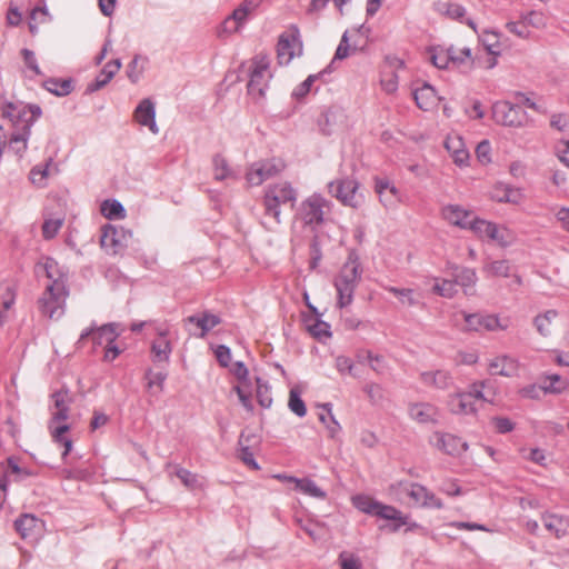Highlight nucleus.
I'll list each match as a JSON object with an SVG mask.
<instances>
[{
	"instance_id": "nucleus-46",
	"label": "nucleus",
	"mask_w": 569,
	"mask_h": 569,
	"mask_svg": "<svg viewBox=\"0 0 569 569\" xmlns=\"http://www.w3.org/2000/svg\"><path fill=\"white\" fill-rule=\"evenodd\" d=\"M558 317L557 310L550 309L547 310L533 319V325L537 331L543 336L548 337L551 333V323Z\"/></svg>"
},
{
	"instance_id": "nucleus-8",
	"label": "nucleus",
	"mask_w": 569,
	"mask_h": 569,
	"mask_svg": "<svg viewBox=\"0 0 569 569\" xmlns=\"http://www.w3.org/2000/svg\"><path fill=\"white\" fill-rule=\"evenodd\" d=\"M329 211L330 201L320 193H312L300 202L296 217L303 224L316 229L325 221V217Z\"/></svg>"
},
{
	"instance_id": "nucleus-34",
	"label": "nucleus",
	"mask_w": 569,
	"mask_h": 569,
	"mask_svg": "<svg viewBox=\"0 0 569 569\" xmlns=\"http://www.w3.org/2000/svg\"><path fill=\"white\" fill-rule=\"evenodd\" d=\"M417 106L425 111L432 110L438 104V96L433 87L423 83L412 92Z\"/></svg>"
},
{
	"instance_id": "nucleus-12",
	"label": "nucleus",
	"mask_w": 569,
	"mask_h": 569,
	"mask_svg": "<svg viewBox=\"0 0 569 569\" xmlns=\"http://www.w3.org/2000/svg\"><path fill=\"white\" fill-rule=\"evenodd\" d=\"M284 167V162L276 158L256 161L248 168L246 180L249 186H260L266 180L280 174Z\"/></svg>"
},
{
	"instance_id": "nucleus-11",
	"label": "nucleus",
	"mask_w": 569,
	"mask_h": 569,
	"mask_svg": "<svg viewBox=\"0 0 569 569\" xmlns=\"http://www.w3.org/2000/svg\"><path fill=\"white\" fill-rule=\"evenodd\" d=\"M132 232L123 227L106 224L101 230L100 243L109 254H121L132 241Z\"/></svg>"
},
{
	"instance_id": "nucleus-49",
	"label": "nucleus",
	"mask_w": 569,
	"mask_h": 569,
	"mask_svg": "<svg viewBox=\"0 0 569 569\" xmlns=\"http://www.w3.org/2000/svg\"><path fill=\"white\" fill-rule=\"evenodd\" d=\"M43 87L58 97L68 96L72 91V82L68 79L60 80L51 78L44 81Z\"/></svg>"
},
{
	"instance_id": "nucleus-14",
	"label": "nucleus",
	"mask_w": 569,
	"mask_h": 569,
	"mask_svg": "<svg viewBox=\"0 0 569 569\" xmlns=\"http://www.w3.org/2000/svg\"><path fill=\"white\" fill-rule=\"evenodd\" d=\"M493 119L497 123L519 128L526 124L527 113L519 106L509 101H498L492 106Z\"/></svg>"
},
{
	"instance_id": "nucleus-64",
	"label": "nucleus",
	"mask_w": 569,
	"mask_h": 569,
	"mask_svg": "<svg viewBox=\"0 0 569 569\" xmlns=\"http://www.w3.org/2000/svg\"><path fill=\"white\" fill-rule=\"evenodd\" d=\"M556 156L559 161L569 168V140H560L555 147Z\"/></svg>"
},
{
	"instance_id": "nucleus-9",
	"label": "nucleus",
	"mask_w": 569,
	"mask_h": 569,
	"mask_svg": "<svg viewBox=\"0 0 569 569\" xmlns=\"http://www.w3.org/2000/svg\"><path fill=\"white\" fill-rule=\"evenodd\" d=\"M150 326L152 327V332L156 336L151 342V360L156 365H168L172 353L176 335L167 322L152 321Z\"/></svg>"
},
{
	"instance_id": "nucleus-51",
	"label": "nucleus",
	"mask_w": 569,
	"mask_h": 569,
	"mask_svg": "<svg viewBox=\"0 0 569 569\" xmlns=\"http://www.w3.org/2000/svg\"><path fill=\"white\" fill-rule=\"evenodd\" d=\"M483 271L488 276L506 278L511 276V266L508 260H495L486 263Z\"/></svg>"
},
{
	"instance_id": "nucleus-7",
	"label": "nucleus",
	"mask_w": 569,
	"mask_h": 569,
	"mask_svg": "<svg viewBox=\"0 0 569 569\" xmlns=\"http://www.w3.org/2000/svg\"><path fill=\"white\" fill-rule=\"evenodd\" d=\"M68 296V287L57 282L54 284H46L42 295L38 299L40 313L51 320L60 319L66 312Z\"/></svg>"
},
{
	"instance_id": "nucleus-52",
	"label": "nucleus",
	"mask_w": 569,
	"mask_h": 569,
	"mask_svg": "<svg viewBox=\"0 0 569 569\" xmlns=\"http://www.w3.org/2000/svg\"><path fill=\"white\" fill-rule=\"evenodd\" d=\"M380 87L387 94L397 92L399 87V77L395 70H381Z\"/></svg>"
},
{
	"instance_id": "nucleus-3",
	"label": "nucleus",
	"mask_w": 569,
	"mask_h": 569,
	"mask_svg": "<svg viewBox=\"0 0 569 569\" xmlns=\"http://www.w3.org/2000/svg\"><path fill=\"white\" fill-rule=\"evenodd\" d=\"M361 274L362 268L359 256L355 250H351L333 280L338 296L337 306L339 308L351 305L355 291L361 280Z\"/></svg>"
},
{
	"instance_id": "nucleus-30",
	"label": "nucleus",
	"mask_w": 569,
	"mask_h": 569,
	"mask_svg": "<svg viewBox=\"0 0 569 569\" xmlns=\"http://www.w3.org/2000/svg\"><path fill=\"white\" fill-rule=\"evenodd\" d=\"M366 47L367 38H341L335 57L328 68H331L338 60H343L359 51L365 50Z\"/></svg>"
},
{
	"instance_id": "nucleus-58",
	"label": "nucleus",
	"mask_w": 569,
	"mask_h": 569,
	"mask_svg": "<svg viewBox=\"0 0 569 569\" xmlns=\"http://www.w3.org/2000/svg\"><path fill=\"white\" fill-rule=\"evenodd\" d=\"M385 289L397 296L402 305L415 306L418 303L412 289H400L391 286L385 287Z\"/></svg>"
},
{
	"instance_id": "nucleus-37",
	"label": "nucleus",
	"mask_w": 569,
	"mask_h": 569,
	"mask_svg": "<svg viewBox=\"0 0 569 569\" xmlns=\"http://www.w3.org/2000/svg\"><path fill=\"white\" fill-rule=\"evenodd\" d=\"M488 241L498 244L501 248H507L515 243L516 233L505 224L493 223Z\"/></svg>"
},
{
	"instance_id": "nucleus-5",
	"label": "nucleus",
	"mask_w": 569,
	"mask_h": 569,
	"mask_svg": "<svg viewBox=\"0 0 569 569\" xmlns=\"http://www.w3.org/2000/svg\"><path fill=\"white\" fill-rule=\"evenodd\" d=\"M248 94L254 100L263 99L273 78L270 57L263 53L252 57L248 62Z\"/></svg>"
},
{
	"instance_id": "nucleus-15",
	"label": "nucleus",
	"mask_w": 569,
	"mask_h": 569,
	"mask_svg": "<svg viewBox=\"0 0 569 569\" xmlns=\"http://www.w3.org/2000/svg\"><path fill=\"white\" fill-rule=\"evenodd\" d=\"M548 22L547 16L541 11H530L516 21H508L507 31L516 36H529L541 31Z\"/></svg>"
},
{
	"instance_id": "nucleus-22",
	"label": "nucleus",
	"mask_w": 569,
	"mask_h": 569,
	"mask_svg": "<svg viewBox=\"0 0 569 569\" xmlns=\"http://www.w3.org/2000/svg\"><path fill=\"white\" fill-rule=\"evenodd\" d=\"M442 218L452 226L469 230L476 214L460 204H447L441 210Z\"/></svg>"
},
{
	"instance_id": "nucleus-39",
	"label": "nucleus",
	"mask_w": 569,
	"mask_h": 569,
	"mask_svg": "<svg viewBox=\"0 0 569 569\" xmlns=\"http://www.w3.org/2000/svg\"><path fill=\"white\" fill-rule=\"evenodd\" d=\"M249 12H250V8L248 7V4H243V6L239 7L238 9H236L233 11L232 16L227 18L223 21V24H222L223 32L229 33V34L239 32L240 27L243 23V21L246 20V18L248 17Z\"/></svg>"
},
{
	"instance_id": "nucleus-2",
	"label": "nucleus",
	"mask_w": 569,
	"mask_h": 569,
	"mask_svg": "<svg viewBox=\"0 0 569 569\" xmlns=\"http://www.w3.org/2000/svg\"><path fill=\"white\" fill-rule=\"evenodd\" d=\"M1 114L10 121L12 128L9 147L16 154L22 157L28 149L31 128L41 117L42 110L38 104L21 101L6 102L1 107Z\"/></svg>"
},
{
	"instance_id": "nucleus-18",
	"label": "nucleus",
	"mask_w": 569,
	"mask_h": 569,
	"mask_svg": "<svg viewBox=\"0 0 569 569\" xmlns=\"http://www.w3.org/2000/svg\"><path fill=\"white\" fill-rule=\"evenodd\" d=\"M352 505L359 511L378 518H391L396 515L393 506L385 505L367 495L353 496Z\"/></svg>"
},
{
	"instance_id": "nucleus-32",
	"label": "nucleus",
	"mask_w": 569,
	"mask_h": 569,
	"mask_svg": "<svg viewBox=\"0 0 569 569\" xmlns=\"http://www.w3.org/2000/svg\"><path fill=\"white\" fill-rule=\"evenodd\" d=\"M120 68V59H113L106 63L100 73L96 77L94 81L88 84L87 92L92 93L102 89L111 81V79L117 74Z\"/></svg>"
},
{
	"instance_id": "nucleus-23",
	"label": "nucleus",
	"mask_w": 569,
	"mask_h": 569,
	"mask_svg": "<svg viewBox=\"0 0 569 569\" xmlns=\"http://www.w3.org/2000/svg\"><path fill=\"white\" fill-rule=\"evenodd\" d=\"M17 299V284L12 280L0 282V326L4 325L13 315Z\"/></svg>"
},
{
	"instance_id": "nucleus-24",
	"label": "nucleus",
	"mask_w": 569,
	"mask_h": 569,
	"mask_svg": "<svg viewBox=\"0 0 569 569\" xmlns=\"http://www.w3.org/2000/svg\"><path fill=\"white\" fill-rule=\"evenodd\" d=\"M408 497L416 506L421 508L438 510L443 508V502L441 501V499L438 498L427 487L418 482H413V485L409 487Z\"/></svg>"
},
{
	"instance_id": "nucleus-35",
	"label": "nucleus",
	"mask_w": 569,
	"mask_h": 569,
	"mask_svg": "<svg viewBox=\"0 0 569 569\" xmlns=\"http://www.w3.org/2000/svg\"><path fill=\"white\" fill-rule=\"evenodd\" d=\"M186 321L196 325L200 329V333L197 335V337L204 338L210 330L221 322V319L219 316L211 312H203L201 315L190 316Z\"/></svg>"
},
{
	"instance_id": "nucleus-28",
	"label": "nucleus",
	"mask_w": 569,
	"mask_h": 569,
	"mask_svg": "<svg viewBox=\"0 0 569 569\" xmlns=\"http://www.w3.org/2000/svg\"><path fill=\"white\" fill-rule=\"evenodd\" d=\"M303 46L300 38H279L277 59L279 64L288 66L295 58L301 57Z\"/></svg>"
},
{
	"instance_id": "nucleus-41",
	"label": "nucleus",
	"mask_w": 569,
	"mask_h": 569,
	"mask_svg": "<svg viewBox=\"0 0 569 569\" xmlns=\"http://www.w3.org/2000/svg\"><path fill=\"white\" fill-rule=\"evenodd\" d=\"M478 277L473 269L461 268L455 274L456 286L459 284L466 295L471 296L475 293V286Z\"/></svg>"
},
{
	"instance_id": "nucleus-1",
	"label": "nucleus",
	"mask_w": 569,
	"mask_h": 569,
	"mask_svg": "<svg viewBox=\"0 0 569 569\" xmlns=\"http://www.w3.org/2000/svg\"><path fill=\"white\" fill-rule=\"evenodd\" d=\"M53 406L51 410V419L49 421V431L53 442L63 448L61 453L62 460L69 467L61 469L60 473L66 479L83 480L89 477V472L86 469L76 467L73 465V457L68 458L72 449V440L68 436L70 429L66 421L69 418V406L71 397L68 391H57L52 395Z\"/></svg>"
},
{
	"instance_id": "nucleus-47",
	"label": "nucleus",
	"mask_w": 569,
	"mask_h": 569,
	"mask_svg": "<svg viewBox=\"0 0 569 569\" xmlns=\"http://www.w3.org/2000/svg\"><path fill=\"white\" fill-rule=\"evenodd\" d=\"M325 73H327V69L319 73L310 74L307 77L306 80H303L301 83H299L297 87L293 88L291 92L292 99L297 101L303 100L309 92L311 91L315 82L320 79Z\"/></svg>"
},
{
	"instance_id": "nucleus-48",
	"label": "nucleus",
	"mask_w": 569,
	"mask_h": 569,
	"mask_svg": "<svg viewBox=\"0 0 569 569\" xmlns=\"http://www.w3.org/2000/svg\"><path fill=\"white\" fill-rule=\"evenodd\" d=\"M52 164V159H49L46 164H36L31 168L29 180L38 188H43L47 184L49 177V168Z\"/></svg>"
},
{
	"instance_id": "nucleus-26",
	"label": "nucleus",
	"mask_w": 569,
	"mask_h": 569,
	"mask_svg": "<svg viewBox=\"0 0 569 569\" xmlns=\"http://www.w3.org/2000/svg\"><path fill=\"white\" fill-rule=\"evenodd\" d=\"M519 361L509 355H498L488 360V371L493 376L515 377L519 371Z\"/></svg>"
},
{
	"instance_id": "nucleus-25",
	"label": "nucleus",
	"mask_w": 569,
	"mask_h": 569,
	"mask_svg": "<svg viewBox=\"0 0 569 569\" xmlns=\"http://www.w3.org/2000/svg\"><path fill=\"white\" fill-rule=\"evenodd\" d=\"M445 148L456 166L467 167L469 164L470 153L460 134L449 133L445 140Z\"/></svg>"
},
{
	"instance_id": "nucleus-38",
	"label": "nucleus",
	"mask_w": 569,
	"mask_h": 569,
	"mask_svg": "<svg viewBox=\"0 0 569 569\" xmlns=\"http://www.w3.org/2000/svg\"><path fill=\"white\" fill-rule=\"evenodd\" d=\"M46 277L48 279L47 284L61 283L67 287V276L59 263L52 258H46L42 264Z\"/></svg>"
},
{
	"instance_id": "nucleus-33",
	"label": "nucleus",
	"mask_w": 569,
	"mask_h": 569,
	"mask_svg": "<svg viewBox=\"0 0 569 569\" xmlns=\"http://www.w3.org/2000/svg\"><path fill=\"white\" fill-rule=\"evenodd\" d=\"M420 380L427 387L446 390L453 383L451 373L447 370H429L420 373Z\"/></svg>"
},
{
	"instance_id": "nucleus-16",
	"label": "nucleus",
	"mask_w": 569,
	"mask_h": 569,
	"mask_svg": "<svg viewBox=\"0 0 569 569\" xmlns=\"http://www.w3.org/2000/svg\"><path fill=\"white\" fill-rule=\"evenodd\" d=\"M119 336L120 331L117 323H107L98 328L91 327L81 332L76 346L77 348H82L84 340L91 337L93 346L103 347L104 349L107 346L112 345Z\"/></svg>"
},
{
	"instance_id": "nucleus-4",
	"label": "nucleus",
	"mask_w": 569,
	"mask_h": 569,
	"mask_svg": "<svg viewBox=\"0 0 569 569\" xmlns=\"http://www.w3.org/2000/svg\"><path fill=\"white\" fill-rule=\"evenodd\" d=\"M492 383L489 380L473 382L468 391L456 392L448 397L447 406L453 415H473L477 412V401H493L495 392L490 393Z\"/></svg>"
},
{
	"instance_id": "nucleus-45",
	"label": "nucleus",
	"mask_w": 569,
	"mask_h": 569,
	"mask_svg": "<svg viewBox=\"0 0 569 569\" xmlns=\"http://www.w3.org/2000/svg\"><path fill=\"white\" fill-rule=\"evenodd\" d=\"M173 468V472L179 480L189 489H197L202 487V481L198 475L181 468L177 465L168 463L167 469Z\"/></svg>"
},
{
	"instance_id": "nucleus-59",
	"label": "nucleus",
	"mask_w": 569,
	"mask_h": 569,
	"mask_svg": "<svg viewBox=\"0 0 569 569\" xmlns=\"http://www.w3.org/2000/svg\"><path fill=\"white\" fill-rule=\"evenodd\" d=\"M63 224L62 218H50L46 219L42 224V236L44 239L54 238Z\"/></svg>"
},
{
	"instance_id": "nucleus-56",
	"label": "nucleus",
	"mask_w": 569,
	"mask_h": 569,
	"mask_svg": "<svg viewBox=\"0 0 569 569\" xmlns=\"http://www.w3.org/2000/svg\"><path fill=\"white\" fill-rule=\"evenodd\" d=\"M257 400L262 408H270L272 405V397L269 386L260 378H257Z\"/></svg>"
},
{
	"instance_id": "nucleus-13",
	"label": "nucleus",
	"mask_w": 569,
	"mask_h": 569,
	"mask_svg": "<svg viewBox=\"0 0 569 569\" xmlns=\"http://www.w3.org/2000/svg\"><path fill=\"white\" fill-rule=\"evenodd\" d=\"M358 189L359 183L351 178L339 179L328 184L329 193L351 208H358L363 202V197Z\"/></svg>"
},
{
	"instance_id": "nucleus-17",
	"label": "nucleus",
	"mask_w": 569,
	"mask_h": 569,
	"mask_svg": "<svg viewBox=\"0 0 569 569\" xmlns=\"http://www.w3.org/2000/svg\"><path fill=\"white\" fill-rule=\"evenodd\" d=\"M31 476H33L32 471L20 467L12 458H9L6 463H0V506L6 500L7 487L10 481H22Z\"/></svg>"
},
{
	"instance_id": "nucleus-29",
	"label": "nucleus",
	"mask_w": 569,
	"mask_h": 569,
	"mask_svg": "<svg viewBox=\"0 0 569 569\" xmlns=\"http://www.w3.org/2000/svg\"><path fill=\"white\" fill-rule=\"evenodd\" d=\"M408 415L411 420L417 423H438L439 421V409L429 402H413L408 407Z\"/></svg>"
},
{
	"instance_id": "nucleus-61",
	"label": "nucleus",
	"mask_w": 569,
	"mask_h": 569,
	"mask_svg": "<svg viewBox=\"0 0 569 569\" xmlns=\"http://www.w3.org/2000/svg\"><path fill=\"white\" fill-rule=\"evenodd\" d=\"M433 291L445 298H452L457 293L456 282L455 280L442 279L441 281L437 280L433 284Z\"/></svg>"
},
{
	"instance_id": "nucleus-27",
	"label": "nucleus",
	"mask_w": 569,
	"mask_h": 569,
	"mask_svg": "<svg viewBox=\"0 0 569 569\" xmlns=\"http://www.w3.org/2000/svg\"><path fill=\"white\" fill-rule=\"evenodd\" d=\"M133 119L142 127H147L153 134L159 132L156 122V104L150 98L142 99L133 111Z\"/></svg>"
},
{
	"instance_id": "nucleus-63",
	"label": "nucleus",
	"mask_w": 569,
	"mask_h": 569,
	"mask_svg": "<svg viewBox=\"0 0 569 569\" xmlns=\"http://www.w3.org/2000/svg\"><path fill=\"white\" fill-rule=\"evenodd\" d=\"M49 21V14L43 8H36L31 11L29 27L31 32H36L40 24Z\"/></svg>"
},
{
	"instance_id": "nucleus-21",
	"label": "nucleus",
	"mask_w": 569,
	"mask_h": 569,
	"mask_svg": "<svg viewBox=\"0 0 569 569\" xmlns=\"http://www.w3.org/2000/svg\"><path fill=\"white\" fill-rule=\"evenodd\" d=\"M375 191L386 209H396L401 202V193L388 178H375Z\"/></svg>"
},
{
	"instance_id": "nucleus-42",
	"label": "nucleus",
	"mask_w": 569,
	"mask_h": 569,
	"mask_svg": "<svg viewBox=\"0 0 569 569\" xmlns=\"http://www.w3.org/2000/svg\"><path fill=\"white\" fill-rule=\"evenodd\" d=\"M323 412L319 413V420L325 425L329 436L336 438L341 432V426L332 413V405L326 402L320 405Z\"/></svg>"
},
{
	"instance_id": "nucleus-60",
	"label": "nucleus",
	"mask_w": 569,
	"mask_h": 569,
	"mask_svg": "<svg viewBox=\"0 0 569 569\" xmlns=\"http://www.w3.org/2000/svg\"><path fill=\"white\" fill-rule=\"evenodd\" d=\"M146 379L148 380L147 387L149 390L157 389V392L163 390L164 381L167 379L166 372H152L151 369L147 370Z\"/></svg>"
},
{
	"instance_id": "nucleus-19",
	"label": "nucleus",
	"mask_w": 569,
	"mask_h": 569,
	"mask_svg": "<svg viewBox=\"0 0 569 569\" xmlns=\"http://www.w3.org/2000/svg\"><path fill=\"white\" fill-rule=\"evenodd\" d=\"M430 445L449 456H459L468 449L467 442L461 438L440 431L433 432Z\"/></svg>"
},
{
	"instance_id": "nucleus-31",
	"label": "nucleus",
	"mask_w": 569,
	"mask_h": 569,
	"mask_svg": "<svg viewBox=\"0 0 569 569\" xmlns=\"http://www.w3.org/2000/svg\"><path fill=\"white\" fill-rule=\"evenodd\" d=\"M541 520L545 528L558 539L563 538L569 532V518L563 515L545 512Z\"/></svg>"
},
{
	"instance_id": "nucleus-53",
	"label": "nucleus",
	"mask_w": 569,
	"mask_h": 569,
	"mask_svg": "<svg viewBox=\"0 0 569 569\" xmlns=\"http://www.w3.org/2000/svg\"><path fill=\"white\" fill-rule=\"evenodd\" d=\"M542 383L545 393H561L568 387V382L561 376L556 373L547 376Z\"/></svg>"
},
{
	"instance_id": "nucleus-36",
	"label": "nucleus",
	"mask_w": 569,
	"mask_h": 569,
	"mask_svg": "<svg viewBox=\"0 0 569 569\" xmlns=\"http://www.w3.org/2000/svg\"><path fill=\"white\" fill-rule=\"evenodd\" d=\"M429 60L435 67H437L439 69H445V68H449L450 63L455 64L457 62H462L465 59L456 56V51L452 48H450L447 50H445V49L430 50Z\"/></svg>"
},
{
	"instance_id": "nucleus-20",
	"label": "nucleus",
	"mask_w": 569,
	"mask_h": 569,
	"mask_svg": "<svg viewBox=\"0 0 569 569\" xmlns=\"http://www.w3.org/2000/svg\"><path fill=\"white\" fill-rule=\"evenodd\" d=\"M14 528L24 540L37 541L43 533L44 523L31 513H24L14 521Z\"/></svg>"
},
{
	"instance_id": "nucleus-10",
	"label": "nucleus",
	"mask_w": 569,
	"mask_h": 569,
	"mask_svg": "<svg viewBox=\"0 0 569 569\" xmlns=\"http://www.w3.org/2000/svg\"><path fill=\"white\" fill-rule=\"evenodd\" d=\"M459 317H461L466 323V326L462 328L465 331L493 332L508 329V323L502 322L497 315L481 312L468 313L466 311H459L453 316V322L456 326H458Z\"/></svg>"
},
{
	"instance_id": "nucleus-62",
	"label": "nucleus",
	"mask_w": 569,
	"mask_h": 569,
	"mask_svg": "<svg viewBox=\"0 0 569 569\" xmlns=\"http://www.w3.org/2000/svg\"><path fill=\"white\" fill-rule=\"evenodd\" d=\"M413 482L408 480H399L389 486V493L396 499V500H403L405 496L408 497L409 495V487L412 486Z\"/></svg>"
},
{
	"instance_id": "nucleus-57",
	"label": "nucleus",
	"mask_w": 569,
	"mask_h": 569,
	"mask_svg": "<svg viewBox=\"0 0 569 569\" xmlns=\"http://www.w3.org/2000/svg\"><path fill=\"white\" fill-rule=\"evenodd\" d=\"M144 69V59L136 56L128 66L127 76L132 83H137Z\"/></svg>"
},
{
	"instance_id": "nucleus-50",
	"label": "nucleus",
	"mask_w": 569,
	"mask_h": 569,
	"mask_svg": "<svg viewBox=\"0 0 569 569\" xmlns=\"http://www.w3.org/2000/svg\"><path fill=\"white\" fill-rule=\"evenodd\" d=\"M100 210L107 219H122L126 216L124 207L116 199L104 200Z\"/></svg>"
},
{
	"instance_id": "nucleus-40",
	"label": "nucleus",
	"mask_w": 569,
	"mask_h": 569,
	"mask_svg": "<svg viewBox=\"0 0 569 569\" xmlns=\"http://www.w3.org/2000/svg\"><path fill=\"white\" fill-rule=\"evenodd\" d=\"M213 163V176L216 180L222 181L226 179L238 180L240 178L239 173L234 171L221 154H216L212 159Z\"/></svg>"
},
{
	"instance_id": "nucleus-6",
	"label": "nucleus",
	"mask_w": 569,
	"mask_h": 569,
	"mask_svg": "<svg viewBox=\"0 0 569 569\" xmlns=\"http://www.w3.org/2000/svg\"><path fill=\"white\" fill-rule=\"evenodd\" d=\"M298 199V191L288 181L269 184L264 189L263 207L266 216L272 218L276 224L281 223L280 207L290 204L293 207Z\"/></svg>"
},
{
	"instance_id": "nucleus-43",
	"label": "nucleus",
	"mask_w": 569,
	"mask_h": 569,
	"mask_svg": "<svg viewBox=\"0 0 569 569\" xmlns=\"http://www.w3.org/2000/svg\"><path fill=\"white\" fill-rule=\"evenodd\" d=\"M295 489L302 492L306 496L319 500H325L327 498V492L322 490L320 487H318V485L309 478H299L296 481Z\"/></svg>"
},
{
	"instance_id": "nucleus-55",
	"label": "nucleus",
	"mask_w": 569,
	"mask_h": 569,
	"mask_svg": "<svg viewBox=\"0 0 569 569\" xmlns=\"http://www.w3.org/2000/svg\"><path fill=\"white\" fill-rule=\"evenodd\" d=\"M493 223L495 222L492 221L481 219L476 216L469 230L472 231L480 240L488 241Z\"/></svg>"
},
{
	"instance_id": "nucleus-44",
	"label": "nucleus",
	"mask_w": 569,
	"mask_h": 569,
	"mask_svg": "<svg viewBox=\"0 0 569 569\" xmlns=\"http://www.w3.org/2000/svg\"><path fill=\"white\" fill-rule=\"evenodd\" d=\"M520 197L519 190L506 184H497L491 192V198L498 202L519 203Z\"/></svg>"
},
{
	"instance_id": "nucleus-54",
	"label": "nucleus",
	"mask_w": 569,
	"mask_h": 569,
	"mask_svg": "<svg viewBox=\"0 0 569 569\" xmlns=\"http://www.w3.org/2000/svg\"><path fill=\"white\" fill-rule=\"evenodd\" d=\"M288 407L299 418L307 413L305 401L301 399V392L297 387L290 389Z\"/></svg>"
}]
</instances>
